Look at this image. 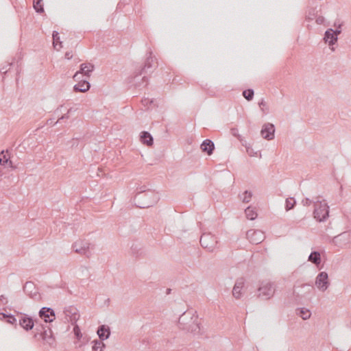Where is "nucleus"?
<instances>
[{
  "instance_id": "a18cd8bd",
  "label": "nucleus",
  "mask_w": 351,
  "mask_h": 351,
  "mask_svg": "<svg viewBox=\"0 0 351 351\" xmlns=\"http://www.w3.org/2000/svg\"><path fill=\"white\" fill-rule=\"evenodd\" d=\"M64 57L67 60H71L73 58V54L71 51H66L64 54Z\"/></svg>"
},
{
  "instance_id": "7c9ffc66",
  "label": "nucleus",
  "mask_w": 351,
  "mask_h": 351,
  "mask_svg": "<svg viewBox=\"0 0 351 351\" xmlns=\"http://www.w3.org/2000/svg\"><path fill=\"white\" fill-rule=\"evenodd\" d=\"M242 95L247 101H251L253 99L254 92L253 89L249 88L243 90Z\"/></svg>"
},
{
  "instance_id": "4c0bfd02",
  "label": "nucleus",
  "mask_w": 351,
  "mask_h": 351,
  "mask_svg": "<svg viewBox=\"0 0 351 351\" xmlns=\"http://www.w3.org/2000/svg\"><path fill=\"white\" fill-rule=\"evenodd\" d=\"M346 235H347V234L346 232H344V233H342L337 237H335L332 239V242L335 244H337L339 242L341 241L342 240H344Z\"/></svg>"
},
{
  "instance_id": "9d476101",
  "label": "nucleus",
  "mask_w": 351,
  "mask_h": 351,
  "mask_svg": "<svg viewBox=\"0 0 351 351\" xmlns=\"http://www.w3.org/2000/svg\"><path fill=\"white\" fill-rule=\"evenodd\" d=\"M274 125L270 123H267L263 125L261 134L263 138L269 141L274 138Z\"/></svg>"
},
{
  "instance_id": "7ed1b4c3",
  "label": "nucleus",
  "mask_w": 351,
  "mask_h": 351,
  "mask_svg": "<svg viewBox=\"0 0 351 351\" xmlns=\"http://www.w3.org/2000/svg\"><path fill=\"white\" fill-rule=\"evenodd\" d=\"M314 203L313 217L319 222L325 221L329 217V206L325 200H319L317 197Z\"/></svg>"
},
{
  "instance_id": "ddd939ff",
  "label": "nucleus",
  "mask_w": 351,
  "mask_h": 351,
  "mask_svg": "<svg viewBox=\"0 0 351 351\" xmlns=\"http://www.w3.org/2000/svg\"><path fill=\"white\" fill-rule=\"evenodd\" d=\"M198 322V318L191 311H185L179 317V325L191 324V322Z\"/></svg>"
},
{
  "instance_id": "6e6552de",
  "label": "nucleus",
  "mask_w": 351,
  "mask_h": 351,
  "mask_svg": "<svg viewBox=\"0 0 351 351\" xmlns=\"http://www.w3.org/2000/svg\"><path fill=\"white\" fill-rule=\"evenodd\" d=\"M154 61L155 59L152 56V52L150 51L148 53V56L146 58V60L144 62L143 66L141 69V70L137 73L135 75V78L138 76L141 75L142 74L147 73L151 71L150 69L154 66Z\"/></svg>"
},
{
  "instance_id": "2eb2a0df",
  "label": "nucleus",
  "mask_w": 351,
  "mask_h": 351,
  "mask_svg": "<svg viewBox=\"0 0 351 351\" xmlns=\"http://www.w3.org/2000/svg\"><path fill=\"white\" fill-rule=\"evenodd\" d=\"M191 324H184L182 325H180V327H181L182 330L189 331L194 335L199 333V323H198V322L195 321H191Z\"/></svg>"
},
{
  "instance_id": "a211bd4d",
  "label": "nucleus",
  "mask_w": 351,
  "mask_h": 351,
  "mask_svg": "<svg viewBox=\"0 0 351 351\" xmlns=\"http://www.w3.org/2000/svg\"><path fill=\"white\" fill-rule=\"evenodd\" d=\"M90 87V84L87 80H82L74 86L73 90L75 92L85 93L89 90Z\"/></svg>"
},
{
  "instance_id": "de8ad7c7",
  "label": "nucleus",
  "mask_w": 351,
  "mask_h": 351,
  "mask_svg": "<svg viewBox=\"0 0 351 351\" xmlns=\"http://www.w3.org/2000/svg\"><path fill=\"white\" fill-rule=\"evenodd\" d=\"M324 21V18L323 16H319L316 19V23L319 25L322 24Z\"/></svg>"
},
{
  "instance_id": "864d4df0",
  "label": "nucleus",
  "mask_w": 351,
  "mask_h": 351,
  "mask_svg": "<svg viewBox=\"0 0 351 351\" xmlns=\"http://www.w3.org/2000/svg\"><path fill=\"white\" fill-rule=\"evenodd\" d=\"M318 289L321 291L322 292H324L326 289H327V287H317Z\"/></svg>"
},
{
  "instance_id": "4be33fe9",
  "label": "nucleus",
  "mask_w": 351,
  "mask_h": 351,
  "mask_svg": "<svg viewBox=\"0 0 351 351\" xmlns=\"http://www.w3.org/2000/svg\"><path fill=\"white\" fill-rule=\"evenodd\" d=\"M328 276L325 271L320 272L316 278L315 285H327L328 284Z\"/></svg>"
},
{
  "instance_id": "c9c22d12",
  "label": "nucleus",
  "mask_w": 351,
  "mask_h": 351,
  "mask_svg": "<svg viewBox=\"0 0 351 351\" xmlns=\"http://www.w3.org/2000/svg\"><path fill=\"white\" fill-rule=\"evenodd\" d=\"M86 69H85V73L84 76L87 77H90V73L93 71L95 66L91 63H86Z\"/></svg>"
},
{
  "instance_id": "f03ea898",
  "label": "nucleus",
  "mask_w": 351,
  "mask_h": 351,
  "mask_svg": "<svg viewBox=\"0 0 351 351\" xmlns=\"http://www.w3.org/2000/svg\"><path fill=\"white\" fill-rule=\"evenodd\" d=\"M145 186L139 188V191L134 196L135 205L141 208H145L152 206L159 200L157 193L152 190H146Z\"/></svg>"
},
{
  "instance_id": "f3484780",
  "label": "nucleus",
  "mask_w": 351,
  "mask_h": 351,
  "mask_svg": "<svg viewBox=\"0 0 351 351\" xmlns=\"http://www.w3.org/2000/svg\"><path fill=\"white\" fill-rule=\"evenodd\" d=\"M110 328L106 325H101L97 329V335H99V340H106L110 337Z\"/></svg>"
},
{
  "instance_id": "09e8293b",
  "label": "nucleus",
  "mask_w": 351,
  "mask_h": 351,
  "mask_svg": "<svg viewBox=\"0 0 351 351\" xmlns=\"http://www.w3.org/2000/svg\"><path fill=\"white\" fill-rule=\"evenodd\" d=\"M231 134L234 136H237L238 138V136H240L239 134H238V130L237 128H232L231 129Z\"/></svg>"
},
{
  "instance_id": "5fc2aeb1",
  "label": "nucleus",
  "mask_w": 351,
  "mask_h": 351,
  "mask_svg": "<svg viewBox=\"0 0 351 351\" xmlns=\"http://www.w3.org/2000/svg\"><path fill=\"white\" fill-rule=\"evenodd\" d=\"M1 72L3 74H5L8 72V70L6 69V67H3L1 69Z\"/></svg>"
},
{
  "instance_id": "473e14b6",
  "label": "nucleus",
  "mask_w": 351,
  "mask_h": 351,
  "mask_svg": "<svg viewBox=\"0 0 351 351\" xmlns=\"http://www.w3.org/2000/svg\"><path fill=\"white\" fill-rule=\"evenodd\" d=\"M252 197V193L251 191H245L242 195L241 199L243 203H248L250 202Z\"/></svg>"
},
{
  "instance_id": "6e6d98bb",
  "label": "nucleus",
  "mask_w": 351,
  "mask_h": 351,
  "mask_svg": "<svg viewBox=\"0 0 351 351\" xmlns=\"http://www.w3.org/2000/svg\"><path fill=\"white\" fill-rule=\"evenodd\" d=\"M1 72L3 74H5L8 72V70L6 69V67H3L1 69Z\"/></svg>"
},
{
  "instance_id": "680f3d73",
  "label": "nucleus",
  "mask_w": 351,
  "mask_h": 351,
  "mask_svg": "<svg viewBox=\"0 0 351 351\" xmlns=\"http://www.w3.org/2000/svg\"><path fill=\"white\" fill-rule=\"evenodd\" d=\"M82 269L83 270H86V271L88 270V269H87L86 267H82Z\"/></svg>"
},
{
  "instance_id": "c756f323",
  "label": "nucleus",
  "mask_w": 351,
  "mask_h": 351,
  "mask_svg": "<svg viewBox=\"0 0 351 351\" xmlns=\"http://www.w3.org/2000/svg\"><path fill=\"white\" fill-rule=\"evenodd\" d=\"M296 204V201L293 197H289L285 201V209L287 211L293 209Z\"/></svg>"
},
{
  "instance_id": "423d86ee",
  "label": "nucleus",
  "mask_w": 351,
  "mask_h": 351,
  "mask_svg": "<svg viewBox=\"0 0 351 351\" xmlns=\"http://www.w3.org/2000/svg\"><path fill=\"white\" fill-rule=\"evenodd\" d=\"M247 239L252 244L261 243L265 239L264 232L259 230H250L246 233Z\"/></svg>"
},
{
  "instance_id": "dca6fc26",
  "label": "nucleus",
  "mask_w": 351,
  "mask_h": 351,
  "mask_svg": "<svg viewBox=\"0 0 351 351\" xmlns=\"http://www.w3.org/2000/svg\"><path fill=\"white\" fill-rule=\"evenodd\" d=\"M201 149L203 152L206 153L208 156L213 154L215 149V144L210 139L204 140L200 145Z\"/></svg>"
},
{
  "instance_id": "13d9d810",
  "label": "nucleus",
  "mask_w": 351,
  "mask_h": 351,
  "mask_svg": "<svg viewBox=\"0 0 351 351\" xmlns=\"http://www.w3.org/2000/svg\"><path fill=\"white\" fill-rule=\"evenodd\" d=\"M142 80H143V82H145L147 83V77H145V76H144V77L142 78ZM146 85H147V84H145V86H146Z\"/></svg>"
},
{
  "instance_id": "603ef678",
  "label": "nucleus",
  "mask_w": 351,
  "mask_h": 351,
  "mask_svg": "<svg viewBox=\"0 0 351 351\" xmlns=\"http://www.w3.org/2000/svg\"><path fill=\"white\" fill-rule=\"evenodd\" d=\"M69 119V115L67 114H65L64 115H62L58 120L56 123L59 122L60 120L62 119Z\"/></svg>"
},
{
  "instance_id": "cd10ccee",
  "label": "nucleus",
  "mask_w": 351,
  "mask_h": 351,
  "mask_svg": "<svg viewBox=\"0 0 351 351\" xmlns=\"http://www.w3.org/2000/svg\"><path fill=\"white\" fill-rule=\"evenodd\" d=\"M245 213L246 217L250 220L255 219L258 215L256 212L255 211L254 208H253L251 206H248L245 210Z\"/></svg>"
},
{
  "instance_id": "ea45409f",
  "label": "nucleus",
  "mask_w": 351,
  "mask_h": 351,
  "mask_svg": "<svg viewBox=\"0 0 351 351\" xmlns=\"http://www.w3.org/2000/svg\"><path fill=\"white\" fill-rule=\"evenodd\" d=\"M315 15V10L314 8L310 9L306 16V20L312 21Z\"/></svg>"
},
{
  "instance_id": "aec40b11",
  "label": "nucleus",
  "mask_w": 351,
  "mask_h": 351,
  "mask_svg": "<svg viewBox=\"0 0 351 351\" xmlns=\"http://www.w3.org/2000/svg\"><path fill=\"white\" fill-rule=\"evenodd\" d=\"M131 252L133 256L136 257L142 256L145 254L144 250L141 244L138 243H134L131 246Z\"/></svg>"
},
{
  "instance_id": "393cba45",
  "label": "nucleus",
  "mask_w": 351,
  "mask_h": 351,
  "mask_svg": "<svg viewBox=\"0 0 351 351\" xmlns=\"http://www.w3.org/2000/svg\"><path fill=\"white\" fill-rule=\"evenodd\" d=\"M52 38H53V45L56 49L59 50L60 48L62 47V43L60 40L59 33L57 31L53 32Z\"/></svg>"
},
{
  "instance_id": "6ab92c4d",
  "label": "nucleus",
  "mask_w": 351,
  "mask_h": 351,
  "mask_svg": "<svg viewBox=\"0 0 351 351\" xmlns=\"http://www.w3.org/2000/svg\"><path fill=\"white\" fill-rule=\"evenodd\" d=\"M40 337L43 338V340L46 341V343L49 346L53 345V333L51 332V330L49 328L47 329H44V331L41 332Z\"/></svg>"
},
{
  "instance_id": "b1692460",
  "label": "nucleus",
  "mask_w": 351,
  "mask_h": 351,
  "mask_svg": "<svg viewBox=\"0 0 351 351\" xmlns=\"http://www.w3.org/2000/svg\"><path fill=\"white\" fill-rule=\"evenodd\" d=\"M0 320H5L8 324H16V319L14 315L12 314H6L5 313H0Z\"/></svg>"
},
{
  "instance_id": "a19ab883",
  "label": "nucleus",
  "mask_w": 351,
  "mask_h": 351,
  "mask_svg": "<svg viewBox=\"0 0 351 351\" xmlns=\"http://www.w3.org/2000/svg\"><path fill=\"white\" fill-rule=\"evenodd\" d=\"M246 152L250 156H256L257 155V152H254L252 146L250 145L247 146L245 148Z\"/></svg>"
},
{
  "instance_id": "39448f33",
  "label": "nucleus",
  "mask_w": 351,
  "mask_h": 351,
  "mask_svg": "<svg viewBox=\"0 0 351 351\" xmlns=\"http://www.w3.org/2000/svg\"><path fill=\"white\" fill-rule=\"evenodd\" d=\"M202 247L208 252H213L217 245V240L215 235L211 233H203L199 240Z\"/></svg>"
},
{
  "instance_id": "49530a36",
  "label": "nucleus",
  "mask_w": 351,
  "mask_h": 351,
  "mask_svg": "<svg viewBox=\"0 0 351 351\" xmlns=\"http://www.w3.org/2000/svg\"><path fill=\"white\" fill-rule=\"evenodd\" d=\"M343 25V23H339L337 21H335L334 23V27H335L336 29H341V27Z\"/></svg>"
},
{
  "instance_id": "c85d7f7f",
  "label": "nucleus",
  "mask_w": 351,
  "mask_h": 351,
  "mask_svg": "<svg viewBox=\"0 0 351 351\" xmlns=\"http://www.w3.org/2000/svg\"><path fill=\"white\" fill-rule=\"evenodd\" d=\"M43 0H34L33 6L36 12L38 13H43L44 12L43 5L42 4Z\"/></svg>"
},
{
  "instance_id": "412c9836",
  "label": "nucleus",
  "mask_w": 351,
  "mask_h": 351,
  "mask_svg": "<svg viewBox=\"0 0 351 351\" xmlns=\"http://www.w3.org/2000/svg\"><path fill=\"white\" fill-rule=\"evenodd\" d=\"M141 142L147 146H151L154 143V139L149 132L144 131L141 134Z\"/></svg>"
},
{
  "instance_id": "1a4fd4ad",
  "label": "nucleus",
  "mask_w": 351,
  "mask_h": 351,
  "mask_svg": "<svg viewBox=\"0 0 351 351\" xmlns=\"http://www.w3.org/2000/svg\"><path fill=\"white\" fill-rule=\"evenodd\" d=\"M64 314L66 319H67V322H70L72 325L75 324L80 317V315L77 313L76 307L73 306L64 308Z\"/></svg>"
},
{
  "instance_id": "0eeeda50",
  "label": "nucleus",
  "mask_w": 351,
  "mask_h": 351,
  "mask_svg": "<svg viewBox=\"0 0 351 351\" xmlns=\"http://www.w3.org/2000/svg\"><path fill=\"white\" fill-rule=\"evenodd\" d=\"M341 33V29H328L325 32L324 40L326 43L328 44V45L332 46L334 45L337 40L338 36Z\"/></svg>"
},
{
  "instance_id": "5701e85b",
  "label": "nucleus",
  "mask_w": 351,
  "mask_h": 351,
  "mask_svg": "<svg viewBox=\"0 0 351 351\" xmlns=\"http://www.w3.org/2000/svg\"><path fill=\"white\" fill-rule=\"evenodd\" d=\"M308 261L315 265H319L321 263L320 253L317 251L312 252L308 256Z\"/></svg>"
},
{
  "instance_id": "e2e57ef3",
  "label": "nucleus",
  "mask_w": 351,
  "mask_h": 351,
  "mask_svg": "<svg viewBox=\"0 0 351 351\" xmlns=\"http://www.w3.org/2000/svg\"><path fill=\"white\" fill-rule=\"evenodd\" d=\"M12 64V62L9 63V64H8V66H11Z\"/></svg>"
},
{
  "instance_id": "a878e982",
  "label": "nucleus",
  "mask_w": 351,
  "mask_h": 351,
  "mask_svg": "<svg viewBox=\"0 0 351 351\" xmlns=\"http://www.w3.org/2000/svg\"><path fill=\"white\" fill-rule=\"evenodd\" d=\"M296 315L302 318L303 320H306L310 318V311L306 308H299L296 309Z\"/></svg>"
},
{
  "instance_id": "9b49d317",
  "label": "nucleus",
  "mask_w": 351,
  "mask_h": 351,
  "mask_svg": "<svg viewBox=\"0 0 351 351\" xmlns=\"http://www.w3.org/2000/svg\"><path fill=\"white\" fill-rule=\"evenodd\" d=\"M39 317L46 323L52 322L55 319V312L50 307H43L39 310Z\"/></svg>"
},
{
  "instance_id": "8fccbe9b",
  "label": "nucleus",
  "mask_w": 351,
  "mask_h": 351,
  "mask_svg": "<svg viewBox=\"0 0 351 351\" xmlns=\"http://www.w3.org/2000/svg\"><path fill=\"white\" fill-rule=\"evenodd\" d=\"M291 294H293V298H291V301H295L296 302L298 300V294L295 295V291H291Z\"/></svg>"
},
{
  "instance_id": "bb28decb",
  "label": "nucleus",
  "mask_w": 351,
  "mask_h": 351,
  "mask_svg": "<svg viewBox=\"0 0 351 351\" xmlns=\"http://www.w3.org/2000/svg\"><path fill=\"white\" fill-rule=\"evenodd\" d=\"M6 164H9V166L11 168L15 169V167L12 165V162L9 160V158L7 157V155L4 153V151H2L0 153V165H5Z\"/></svg>"
},
{
  "instance_id": "3c124183",
  "label": "nucleus",
  "mask_w": 351,
  "mask_h": 351,
  "mask_svg": "<svg viewBox=\"0 0 351 351\" xmlns=\"http://www.w3.org/2000/svg\"><path fill=\"white\" fill-rule=\"evenodd\" d=\"M244 280L243 278L238 279L234 285H243Z\"/></svg>"
},
{
  "instance_id": "79ce46f5",
  "label": "nucleus",
  "mask_w": 351,
  "mask_h": 351,
  "mask_svg": "<svg viewBox=\"0 0 351 351\" xmlns=\"http://www.w3.org/2000/svg\"><path fill=\"white\" fill-rule=\"evenodd\" d=\"M313 201L311 199H310L309 198H304V199H302V204L304 205V206H310L311 204H312Z\"/></svg>"
},
{
  "instance_id": "2f4dec72",
  "label": "nucleus",
  "mask_w": 351,
  "mask_h": 351,
  "mask_svg": "<svg viewBox=\"0 0 351 351\" xmlns=\"http://www.w3.org/2000/svg\"><path fill=\"white\" fill-rule=\"evenodd\" d=\"M94 346H93V351H103V348L105 345L101 341L95 340L93 341Z\"/></svg>"
},
{
  "instance_id": "f8f14e48",
  "label": "nucleus",
  "mask_w": 351,
  "mask_h": 351,
  "mask_svg": "<svg viewBox=\"0 0 351 351\" xmlns=\"http://www.w3.org/2000/svg\"><path fill=\"white\" fill-rule=\"evenodd\" d=\"M18 322H19V326H21V327H22L23 329L25 330L26 331L31 330L33 328V326H34L33 319H32L31 317L26 315L25 314H23L22 316H21V318H19Z\"/></svg>"
},
{
  "instance_id": "bf43d9fd",
  "label": "nucleus",
  "mask_w": 351,
  "mask_h": 351,
  "mask_svg": "<svg viewBox=\"0 0 351 351\" xmlns=\"http://www.w3.org/2000/svg\"><path fill=\"white\" fill-rule=\"evenodd\" d=\"M52 122L53 121L51 119H49V120L47 121V124H51Z\"/></svg>"
},
{
  "instance_id": "4d7b16f0",
  "label": "nucleus",
  "mask_w": 351,
  "mask_h": 351,
  "mask_svg": "<svg viewBox=\"0 0 351 351\" xmlns=\"http://www.w3.org/2000/svg\"><path fill=\"white\" fill-rule=\"evenodd\" d=\"M170 292H171V289L170 288H167V289H166V295L170 294Z\"/></svg>"
},
{
  "instance_id": "f257e3e1",
  "label": "nucleus",
  "mask_w": 351,
  "mask_h": 351,
  "mask_svg": "<svg viewBox=\"0 0 351 351\" xmlns=\"http://www.w3.org/2000/svg\"><path fill=\"white\" fill-rule=\"evenodd\" d=\"M247 291L254 293L252 297L264 300L270 299L275 293L274 287H232V295L239 299Z\"/></svg>"
},
{
  "instance_id": "0e129e2a",
  "label": "nucleus",
  "mask_w": 351,
  "mask_h": 351,
  "mask_svg": "<svg viewBox=\"0 0 351 351\" xmlns=\"http://www.w3.org/2000/svg\"><path fill=\"white\" fill-rule=\"evenodd\" d=\"M302 285L306 286V285H308V284H302Z\"/></svg>"
},
{
  "instance_id": "c03bdc74",
  "label": "nucleus",
  "mask_w": 351,
  "mask_h": 351,
  "mask_svg": "<svg viewBox=\"0 0 351 351\" xmlns=\"http://www.w3.org/2000/svg\"><path fill=\"white\" fill-rule=\"evenodd\" d=\"M238 139L240 141L242 145L244 146L245 148L247 147V146L250 145V144L247 143L245 140L243 139L241 136H238Z\"/></svg>"
},
{
  "instance_id": "f704fd0d",
  "label": "nucleus",
  "mask_w": 351,
  "mask_h": 351,
  "mask_svg": "<svg viewBox=\"0 0 351 351\" xmlns=\"http://www.w3.org/2000/svg\"><path fill=\"white\" fill-rule=\"evenodd\" d=\"M258 106H259V107L261 108V111H262L264 114H267V113H268V112H269V109H268V108H267V103L265 102V101L264 100V99H262L258 102Z\"/></svg>"
},
{
  "instance_id": "4468645a",
  "label": "nucleus",
  "mask_w": 351,
  "mask_h": 351,
  "mask_svg": "<svg viewBox=\"0 0 351 351\" xmlns=\"http://www.w3.org/2000/svg\"><path fill=\"white\" fill-rule=\"evenodd\" d=\"M23 291L25 293L27 296L30 297L36 301L41 299V294L38 292V287H23Z\"/></svg>"
},
{
  "instance_id": "e433bc0d",
  "label": "nucleus",
  "mask_w": 351,
  "mask_h": 351,
  "mask_svg": "<svg viewBox=\"0 0 351 351\" xmlns=\"http://www.w3.org/2000/svg\"><path fill=\"white\" fill-rule=\"evenodd\" d=\"M87 66H86V63H83L80 65V69L79 71H77L74 76H73V79L75 80H77L78 78H77V76L79 75V74H82L84 75V73H85V69H86Z\"/></svg>"
},
{
  "instance_id": "72a5a7b5",
  "label": "nucleus",
  "mask_w": 351,
  "mask_h": 351,
  "mask_svg": "<svg viewBox=\"0 0 351 351\" xmlns=\"http://www.w3.org/2000/svg\"><path fill=\"white\" fill-rule=\"evenodd\" d=\"M141 103L144 106L149 107L151 106H156L155 100L154 99L143 98L141 100Z\"/></svg>"
},
{
  "instance_id": "37998d69",
  "label": "nucleus",
  "mask_w": 351,
  "mask_h": 351,
  "mask_svg": "<svg viewBox=\"0 0 351 351\" xmlns=\"http://www.w3.org/2000/svg\"><path fill=\"white\" fill-rule=\"evenodd\" d=\"M0 302L2 305L8 304V298L6 296L2 295L0 296Z\"/></svg>"
},
{
  "instance_id": "052dcab7",
  "label": "nucleus",
  "mask_w": 351,
  "mask_h": 351,
  "mask_svg": "<svg viewBox=\"0 0 351 351\" xmlns=\"http://www.w3.org/2000/svg\"><path fill=\"white\" fill-rule=\"evenodd\" d=\"M29 282H30L27 281V282L25 283V285H25V286H27V285H28V283H29Z\"/></svg>"
},
{
  "instance_id": "20e7f679",
  "label": "nucleus",
  "mask_w": 351,
  "mask_h": 351,
  "mask_svg": "<svg viewBox=\"0 0 351 351\" xmlns=\"http://www.w3.org/2000/svg\"><path fill=\"white\" fill-rule=\"evenodd\" d=\"M72 248L75 253L89 258L92 255L91 250L94 248V245L85 239H79L73 243Z\"/></svg>"
},
{
  "instance_id": "58836bf2",
  "label": "nucleus",
  "mask_w": 351,
  "mask_h": 351,
  "mask_svg": "<svg viewBox=\"0 0 351 351\" xmlns=\"http://www.w3.org/2000/svg\"><path fill=\"white\" fill-rule=\"evenodd\" d=\"M74 328H73V332H74V335H75L76 339H80L82 337V333H80V327L75 324L73 325Z\"/></svg>"
}]
</instances>
